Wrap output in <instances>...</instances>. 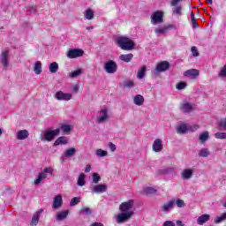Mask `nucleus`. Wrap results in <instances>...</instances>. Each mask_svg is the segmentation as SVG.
I'll return each mask as SVG.
<instances>
[{
  "label": "nucleus",
  "instance_id": "nucleus-1",
  "mask_svg": "<svg viewBox=\"0 0 226 226\" xmlns=\"http://www.w3.org/2000/svg\"><path fill=\"white\" fill-rule=\"evenodd\" d=\"M134 201L132 200L123 202L119 206L120 214L117 216V223H124L131 220L132 216L135 215L133 211Z\"/></svg>",
  "mask_w": 226,
  "mask_h": 226
},
{
  "label": "nucleus",
  "instance_id": "nucleus-2",
  "mask_svg": "<svg viewBox=\"0 0 226 226\" xmlns=\"http://www.w3.org/2000/svg\"><path fill=\"white\" fill-rule=\"evenodd\" d=\"M117 43L122 50H133V47H135V42L132 41V39L128 37H120L117 40Z\"/></svg>",
  "mask_w": 226,
  "mask_h": 226
},
{
  "label": "nucleus",
  "instance_id": "nucleus-3",
  "mask_svg": "<svg viewBox=\"0 0 226 226\" xmlns=\"http://www.w3.org/2000/svg\"><path fill=\"white\" fill-rule=\"evenodd\" d=\"M10 50L8 49L2 51L0 54V62L4 70H7L8 66H10Z\"/></svg>",
  "mask_w": 226,
  "mask_h": 226
},
{
  "label": "nucleus",
  "instance_id": "nucleus-4",
  "mask_svg": "<svg viewBox=\"0 0 226 226\" xmlns=\"http://www.w3.org/2000/svg\"><path fill=\"white\" fill-rule=\"evenodd\" d=\"M104 71L106 73L114 74L117 72V64L113 60H109L104 64Z\"/></svg>",
  "mask_w": 226,
  "mask_h": 226
},
{
  "label": "nucleus",
  "instance_id": "nucleus-5",
  "mask_svg": "<svg viewBox=\"0 0 226 226\" xmlns=\"http://www.w3.org/2000/svg\"><path fill=\"white\" fill-rule=\"evenodd\" d=\"M163 23V11H156L151 15V24L156 26V24Z\"/></svg>",
  "mask_w": 226,
  "mask_h": 226
},
{
  "label": "nucleus",
  "instance_id": "nucleus-6",
  "mask_svg": "<svg viewBox=\"0 0 226 226\" xmlns=\"http://www.w3.org/2000/svg\"><path fill=\"white\" fill-rule=\"evenodd\" d=\"M72 96L73 95L72 94H64L63 91H58L55 94L56 100L60 102H70Z\"/></svg>",
  "mask_w": 226,
  "mask_h": 226
},
{
  "label": "nucleus",
  "instance_id": "nucleus-7",
  "mask_svg": "<svg viewBox=\"0 0 226 226\" xmlns=\"http://www.w3.org/2000/svg\"><path fill=\"white\" fill-rule=\"evenodd\" d=\"M82 56H84V50L78 49H70L67 53L69 59H77V57H82Z\"/></svg>",
  "mask_w": 226,
  "mask_h": 226
},
{
  "label": "nucleus",
  "instance_id": "nucleus-8",
  "mask_svg": "<svg viewBox=\"0 0 226 226\" xmlns=\"http://www.w3.org/2000/svg\"><path fill=\"white\" fill-rule=\"evenodd\" d=\"M60 133V129H56L53 131H46L44 133V139L48 142H50L51 140H54V137H57Z\"/></svg>",
  "mask_w": 226,
  "mask_h": 226
},
{
  "label": "nucleus",
  "instance_id": "nucleus-9",
  "mask_svg": "<svg viewBox=\"0 0 226 226\" xmlns=\"http://www.w3.org/2000/svg\"><path fill=\"white\" fill-rule=\"evenodd\" d=\"M170 68V64L167 61H162L157 64L155 68V73H162L163 72H167Z\"/></svg>",
  "mask_w": 226,
  "mask_h": 226
},
{
  "label": "nucleus",
  "instance_id": "nucleus-10",
  "mask_svg": "<svg viewBox=\"0 0 226 226\" xmlns=\"http://www.w3.org/2000/svg\"><path fill=\"white\" fill-rule=\"evenodd\" d=\"M199 75H200V72L197 69H189L184 72V77H188L192 80H195Z\"/></svg>",
  "mask_w": 226,
  "mask_h": 226
},
{
  "label": "nucleus",
  "instance_id": "nucleus-11",
  "mask_svg": "<svg viewBox=\"0 0 226 226\" xmlns=\"http://www.w3.org/2000/svg\"><path fill=\"white\" fill-rule=\"evenodd\" d=\"M195 108V104L192 102H184L180 106V110H182V112L190 113L192 110H194Z\"/></svg>",
  "mask_w": 226,
  "mask_h": 226
},
{
  "label": "nucleus",
  "instance_id": "nucleus-12",
  "mask_svg": "<svg viewBox=\"0 0 226 226\" xmlns=\"http://www.w3.org/2000/svg\"><path fill=\"white\" fill-rule=\"evenodd\" d=\"M63 207V195L58 194L55 196L53 200L52 207L53 209H59V207Z\"/></svg>",
  "mask_w": 226,
  "mask_h": 226
},
{
  "label": "nucleus",
  "instance_id": "nucleus-13",
  "mask_svg": "<svg viewBox=\"0 0 226 226\" xmlns=\"http://www.w3.org/2000/svg\"><path fill=\"white\" fill-rule=\"evenodd\" d=\"M173 27H174V25L164 26L160 28H155L154 33L155 34H165L169 33V31H170V29H172Z\"/></svg>",
  "mask_w": 226,
  "mask_h": 226
},
{
  "label": "nucleus",
  "instance_id": "nucleus-14",
  "mask_svg": "<svg viewBox=\"0 0 226 226\" xmlns=\"http://www.w3.org/2000/svg\"><path fill=\"white\" fill-rule=\"evenodd\" d=\"M29 137V131L28 130H19L16 133V139L18 140H26Z\"/></svg>",
  "mask_w": 226,
  "mask_h": 226
},
{
  "label": "nucleus",
  "instance_id": "nucleus-15",
  "mask_svg": "<svg viewBox=\"0 0 226 226\" xmlns=\"http://www.w3.org/2000/svg\"><path fill=\"white\" fill-rule=\"evenodd\" d=\"M152 147H153V151H154L155 153H160V151L163 149V144L162 139H156L154 141Z\"/></svg>",
  "mask_w": 226,
  "mask_h": 226
},
{
  "label": "nucleus",
  "instance_id": "nucleus-16",
  "mask_svg": "<svg viewBox=\"0 0 226 226\" xmlns=\"http://www.w3.org/2000/svg\"><path fill=\"white\" fill-rule=\"evenodd\" d=\"M181 177L182 179H192V177H193V170L192 169H185L183 170V171L181 172Z\"/></svg>",
  "mask_w": 226,
  "mask_h": 226
},
{
  "label": "nucleus",
  "instance_id": "nucleus-17",
  "mask_svg": "<svg viewBox=\"0 0 226 226\" xmlns=\"http://www.w3.org/2000/svg\"><path fill=\"white\" fill-rule=\"evenodd\" d=\"M107 192L106 185H96L92 189V193H105Z\"/></svg>",
  "mask_w": 226,
  "mask_h": 226
},
{
  "label": "nucleus",
  "instance_id": "nucleus-18",
  "mask_svg": "<svg viewBox=\"0 0 226 226\" xmlns=\"http://www.w3.org/2000/svg\"><path fill=\"white\" fill-rule=\"evenodd\" d=\"M174 204H176L175 200H170L168 203L162 206L161 209L163 213H169L171 209H174Z\"/></svg>",
  "mask_w": 226,
  "mask_h": 226
},
{
  "label": "nucleus",
  "instance_id": "nucleus-19",
  "mask_svg": "<svg viewBox=\"0 0 226 226\" xmlns=\"http://www.w3.org/2000/svg\"><path fill=\"white\" fill-rule=\"evenodd\" d=\"M109 119H110V117H109V115L102 114V115L97 116L95 123H98V124H102L103 123L109 122Z\"/></svg>",
  "mask_w": 226,
  "mask_h": 226
},
{
  "label": "nucleus",
  "instance_id": "nucleus-20",
  "mask_svg": "<svg viewBox=\"0 0 226 226\" xmlns=\"http://www.w3.org/2000/svg\"><path fill=\"white\" fill-rule=\"evenodd\" d=\"M68 215H70V210L58 212L56 215V222H63V220H66V218H68Z\"/></svg>",
  "mask_w": 226,
  "mask_h": 226
},
{
  "label": "nucleus",
  "instance_id": "nucleus-21",
  "mask_svg": "<svg viewBox=\"0 0 226 226\" xmlns=\"http://www.w3.org/2000/svg\"><path fill=\"white\" fill-rule=\"evenodd\" d=\"M41 213H43V209H40L34 215V216L32 218V222H31L32 226L38 225V222H40V215H41Z\"/></svg>",
  "mask_w": 226,
  "mask_h": 226
},
{
  "label": "nucleus",
  "instance_id": "nucleus-22",
  "mask_svg": "<svg viewBox=\"0 0 226 226\" xmlns=\"http://www.w3.org/2000/svg\"><path fill=\"white\" fill-rule=\"evenodd\" d=\"M56 130H62V132L65 135H69L70 132H72V125L66 124H60V127L57 128Z\"/></svg>",
  "mask_w": 226,
  "mask_h": 226
},
{
  "label": "nucleus",
  "instance_id": "nucleus-23",
  "mask_svg": "<svg viewBox=\"0 0 226 226\" xmlns=\"http://www.w3.org/2000/svg\"><path fill=\"white\" fill-rule=\"evenodd\" d=\"M187 132L188 126H186L185 124H180L177 127V133H178V135H185V133H186Z\"/></svg>",
  "mask_w": 226,
  "mask_h": 226
},
{
  "label": "nucleus",
  "instance_id": "nucleus-24",
  "mask_svg": "<svg viewBox=\"0 0 226 226\" xmlns=\"http://www.w3.org/2000/svg\"><path fill=\"white\" fill-rule=\"evenodd\" d=\"M77 153V149L75 147H71L66 149L64 152V156L65 158H72V156H75V154Z\"/></svg>",
  "mask_w": 226,
  "mask_h": 226
},
{
  "label": "nucleus",
  "instance_id": "nucleus-25",
  "mask_svg": "<svg viewBox=\"0 0 226 226\" xmlns=\"http://www.w3.org/2000/svg\"><path fill=\"white\" fill-rule=\"evenodd\" d=\"M209 218H211V215L207 214L202 215L197 219L198 225H202L203 223H206V222H209Z\"/></svg>",
  "mask_w": 226,
  "mask_h": 226
},
{
  "label": "nucleus",
  "instance_id": "nucleus-26",
  "mask_svg": "<svg viewBox=\"0 0 226 226\" xmlns=\"http://www.w3.org/2000/svg\"><path fill=\"white\" fill-rule=\"evenodd\" d=\"M119 59L120 61H124V63H130L132 59H133V54L129 53L125 55H120Z\"/></svg>",
  "mask_w": 226,
  "mask_h": 226
},
{
  "label": "nucleus",
  "instance_id": "nucleus-27",
  "mask_svg": "<svg viewBox=\"0 0 226 226\" xmlns=\"http://www.w3.org/2000/svg\"><path fill=\"white\" fill-rule=\"evenodd\" d=\"M146 65H142L138 71L137 79H139V80H141V79H144L146 77Z\"/></svg>",
  "mask_w": 226,
  "mask_h": 226
},
{
  "label": "nucleus",
  "instance_id": "nucleus-28",
  "mask_svg": "<svg viewBox=\"0 0 226 226\" xmlns=\"http://www.w3.org/2000/svg\"><path fill=\"white\" fill-rule=\"evenodd\" d=\"M43 179H47V174L41 172V173H39L37 179H35L34 183L36 186H38V185H40V183H41V181H43Z\"/></svg>",
  "mask_w": 226,
  "mask_h": 226
},
{
  "label": "nucleus",
  "instance_id": "nucleus-29",
  "mask_svg": "<svg viewBox=\"0 0 226 226\" xmlns=\"http://www.w3.org/2000/svg\"><path fill=\"white\" fill-rule=\"evenodd\" d=\"M133 102L135 105H144V96H142L141 94H137L136 96H134Z\"/></svg>",
  "mask_w": 226,
  "mask_h": 226
},
{
  "label": "nucleus",
  "instance_id": "nucleus-30",
  "mask_svg": "<svg viewBox=\"0 0 226 226\" xmlns=\"http://www.w3.org/2000/svg\"><path fill=\"white\" fill-rule=\"evenodd\" d=\"M60 144L66 145L68 144V139L64 136L59 137L54 143L55 146H60Z\"/></svg>",
  "mask_w": 226,
  "mask_h": 226
},
{
  "label": "nucleus",
  "instance_id": "nucleus-31",
  "mask_svg": "<svg viewBox=\"0 0 226 226\" xmlns=\"http://www.w3.org/2000/svg\"><path fill=\"white\" fill-rule=\"evenodd\" d=\"M34 72L36 75H40L41 73V72H42L41 62H40V61L35 62L34 66Z\"/></svg>",
  "mask_w": 226,
  "mask_h": 226
},
{
  "label": "nucleus",
  "instance_id": "nucleus-32",
  "mask_svg": "<svg viewBox=\"0 0 226 226\" xmlns=\"http://www.w3.org/2000/svg\"><path fill=\"white\" fill-rule=\"evenodd\" d=\"M58 70H59V64L56 62H53L49 64L50 73H57Z\"/></svg>",
  "mask_w": 226,
  "mask_h": 226
},
{
  "label": "nucleus",
  "instance_id": "nucleus-33",
  "mask_svg": "<svg viewBox=\"0 0 226 226\" xmlns=\"http://www.w3.org/2000/svg\"><path fill=\"white\" fill-rule=\"evenodd\" d=\"M211 154V152H209V149L207 148H201L199 152V156L201 158H207Z\"/></svg>",
  "mask_w": 226,
  "mask_h": 226
},
{
  "label": "nucleus",
  "instance_id": "nucleus-34",
  "mask_svg": "<svg viewBox=\"0 0 226 226\" xmlns=\"http://www.w3.org/2000/svg\"><path fill=\"white\" fill-rule=\"evenodd\" d=\"M85 17L87 20H93V19H94V11L91 9H87L85 11Z\"/></svg>",
  "mask_w": 226,
  "mask_h": 226
},
{
  "label": "nucleus",
  "instance_id": "nucleus-35",
  "mask_svg": "<svg viewBox=\"0 0 226 226\" xmlns=\"http://www.w3.org/2000/svg\"><path fill=\"white\" fill-rule=\"evenodd\" d=\"M80 200H82L81 197H74L70 201V206L71 207H73L77 206V204H80Z\"/></svg>",
  "mask_w": 226,
  "mask_h": 226
},
{
  "label": "nucleus",
  "instance_id": "nucleus-36",
  "mask_svg": "<svg viewBox=\"0 0 226 226\" xmlns=\"http://www.w3.org/2000/svg\"><path fill=\"white\" fill-rule=\"evenodd\" d=\"M85 185H86V175H84V173H81L78 178V185L84 186Z\"/></svg>",
  "mask_w": 226,
  "mask_h": 226
},
{
  "label": "nucleus",
  "instance_id": "nucleus-37",
  "mask_svg": "<svg viewBox=\"0 0 226 226\" xmlns=\"http://www.w3.org/2000/svg\"><path fill=\"white\" fill-rule=\"evenodd\" d=\"M79 215H93V209H91L89 207H85L80 209Z\"/></svg>",
  "mask_w": 226,
  "mask_h": 226
},
{
  "label": "nucleus",
  "instance_id": "nucleus-38",
  "mask_svg": "<svg viewBox=\"0 0 226 226\" xmlns=\"http://www.w3.org/2000/svg\"><path fill=\"white\" fill-rule=\"evenodd\" d=\"M82 74V69H78L71 73H69L70 79H75L76 77H79V75Z\"/></svg>",
  "mask_w": 226,
  "mask_h": 226
},
{
  "label": "nucleus",
  "instance_id": "nucleus-39",
  "mask_svg": "<svg viewBox=\"0 0 226 226\" xmlns=\"http://www.w3.org/2000/svg\"><path fill=\"white\" fill-rule=\"evenodd\" d=\"M95 154L99 156V158H103L107 156L108 153L105 150H102V148H99L95 151Z\"/></svg>",
  "mask_w": 226,
  "mask_h": 226
},
{
  "label": "nucleus",
  "instance_id": "nucleus-40",
  "mask_svg": "<svg viewBox=\"0 0 226 226\" xmlns=\"http://www.w3.org/2000/svg\"><path fill=\"white\" fill-rule=\"evenodd\" d=\"M156 192V189L153 188V187H145L144 188V193H146L147 195H153Z\"/></svg>",
  "mask_w": 226,
  "mask_h": 226
},
{
  "label": "nucleus",
  "instance_id": "nucleus-41",
  "mask_svg": "<svg viewBox=\"0 0 226 226\" xmlns=\"http://www.w3.org/2000/svg\"><path fill=\"white\" fill-rule=\"evenodd\" d=\"M208 139H209V132L207 131L204 132L200 135V140H201V142H206V140H207Z\"/></svg>",
  "mask_w": 226,
  "mask_h": 226
},
{
  "label": "nucleus",
  "instance_id": "nucleus-42",
  "mask_svg": "<svg viewBox=\"0 0 226 226\" xmlns=\"http://www.w3.org/2000/svg\"><path fill=\"white\" fill-rule=\"evenodd\" d=\"M223 220H226V213L222 214L221 216L215 217V223H220L223 222Z\"/></svg>",
  "mask_w": 226,
  "mask_h": 226
},
{
  "label": "nucleus",
  "instance_id": "nucleus-43",
  "mask_svg": "<svg viewBox=\"0 0 226 226\" xmlns=\"http://www.w3.org/2000/svg\"><path fill=\"white\" fill-rule=\"evenodd\" d=\"M92 177H93V183H94V185H98V183H100V179H102V177H100V175H98V173H94Z\"/></svg>",
  "mask_w": 226,
  "mask_h": 226
},
{
  "label": "nucleus",
  "instance_id": "nucleus-44",
  "mask_svg": "<svg viewBox=\"0 0 226 226\" xmlns=\"http://www.w3.org/2000/svg\"><path fill=\"white\" fill-rule=\"evenodd\" d=\"M181 10H183V8L177 5L172 9L173 13H176L177 15H182Z\"/></svg>",
  "mask_w": 226,
  "mask_h": 226
},
{
  "label": "nucleus",
  "instance_id": "nucleus-45",
  "mask_svg": "<svg viewBox=\"0 0 226 226\" xmlns=\"http://www.w3.org/2000/svg\"><path fill=\"white\" fill-rule=\"evenodd\" d=\"M191 52L194 57H199V50L197 49V47L195 46L192 47Z\"/></svg>",
  "mask_w": 226,
  "mask_h": 226
},
{
  "label": "nucleus",
  "instance_id": "nucleus-46",
  "mask_svg": "<svg viewBox=\"0 0 226 226\" xmlns=\"http://www.w3.org/2000/svg\"><path fill=\"white\" fill-rule=\"evenodd\" d=\"M135 86V84L133 83V81L132 80H126L124 82V87H133Z\"/></svg>",
  "mask_w": 226,
  "mask_h": 226
},
{
  "label": "nucleus",
  "instance_id": "nucleus-47",
  "mask_svg": "<svg viewBox=\"0 0 226 226\" xmlns=\"http://www.w3.org/2000/svg\"><path fill=\"white\" fill-rule=\"evenodd\" d=\"M215 137V139H226V132H216Z\"/></svg>",
  "mask_w": 226,
  "mask_h": 226
},
{
  "label": "nucleus",
  "instance_id": "nucleus-48",
  "mask_svg": "<svg viewBox=\"0 0 226 226\" xmlns=\"http://www.w3.org/2000/svg\"><path fill=\"white\" fill-rule=\"evenodd\" d=\"M176 204L177 207H185V206H186V204L185 203V200H177Z\"/></svg>",
  "mask_w": 226,
  "mask_h": 226
},
{
  "label": "nucleus",
  "instance_id": "nucleus-49",
  "mask_svg": "<svg viewBox=\"0 0 226 226\" xmlns=\"http://www.w3.org/2000/svg\"><path fill=\"white\" fill-rule=\"evenodd\" d=\"M186 87V83L185 82H179L177 85V89H178L179 91H181L182 89H185Z\"/></svg>",
  "mask_w": 226,
  "mask_h": 226
},
{
  "label": "nucleus",
  "instance_id": "nucleus-50",
  "mask_svg": "<svg viewBox=\"0 0 226 226\" xmlns=\"http://www.w3.org/2000/svg\"><path fill=\"white\" fill-rule=\"evenodd\" d=\"M181 1H183V0H171L170 5L171 6H177V4H179V3H181Z\"/></svg>",
  "mask_w": 226,
  "mask_h": 226
},
{
  "label": "nucleus",
  "instance_id": "nucleus-51",
  "mask_svg": "<svg viewBox=\"0 0 226 226\" xmlns=\"http://www.w3.org/2000/svg\"><path fill=\"white\" fill-rule=\"evenodd\" d=\"M163 226H176V224H175L174 222H172V221H166V222L163 223Z\"/></svg>",
  "mask_w": 226,
  "mask_h": 226
},
{
  "label": "nucleus",
  "instance_id": "nucleus-52",
  "mask_svg": "<svg viewBox=\"0 0 226 226\" xmlns=\"http://www.w3.org/2000/svg\"><path fill=\"white\" fill-rule=\"evenodd\" d=\"M52 172H53L52 168H46V169H44V170L42 171V173H45V174H52Z\"/></svg>",
  "mask_w": 226,
  "mask_h": 226
},
{
  "label": "nucleus",
  "instance_id": "nucleus-53",
  "mask_svg": "<svg viewBox=\"0 0 226 226\" xmlns=\"http://www.w3.org/2000/svg\"><path fill=\"white\" fill-rule=\"evenodd\" d=\"M220 126H221L222 128H226V118L222 119V120L220 121Z\"/></svg>",
  "mask_w": 226,
  "mask_h": 226
},
{
  "label": "nucleus",
  "instance_id": "nucleus-54",
  "mask_svg": "<svg viewBox=\"0 0 226 226\" xmlns=\"http://www.w3.org/2000/svg\"><path fill=\"white\" fill-rule=\"evenodd\" d=\"M109 147L110 151H112V153H114V151H116V146L114 145V143H109Z\"/></svg>",
  "mask_w": 226,
  "mask_h": 226
},
{
  "label": "nucleus",
  "instance_id": "nucleus-55",
  "mask_svg": "<svg viewBox=\"0 0 226 226\" xmlns=\"http://www.w3.org/2000/svg\"><path fill=\"white\" fill-rule=\"evenodd\" d=\"M191 22H192L193 29H195V27H199V23H197V19H194Z\"/></svg>",
  "mask_w": 226,
  "mask_h": 226
},
{
  "label": "nucleus",
  "instance_id": "nucleus-56",
  "mask_svg": "<svg viewBox=\"0 0 226 226\" xmlns=\"http://www.w3.org/2000/svg\"><path fill=\"white\" fill-rule=\"evenodd\" d=\"M85 172H86V173L91 172V164H87V165L86 166Z\"/></svg>",
  "mask_w": 226,
  "mask_h": 226
},
{
  "label": "nucleus",
  "instance_id": "nucleus-57",
  "mask_svg": "<svg viewBox=\"0 0 226 226\" xmlns=\"http://www.w3.org/2000/svg\"><path fill=\"white\" fill-rule=\"evenodd\" d=\"M90 226H104L102 222H93Z\"/></svg>",
  "mask_w": 226,
  "mask_h": 226
},
{
  "label": "nucleus",
  "instance_id": "nucleus-58",
  "mask_svg": "<svg viewBox=\"0 0 226 226\" xmlns=\"http://www.w3.org/2000/svg\"><path fill=\"white\" fill-rule=\"evenodd\" d=\"M177 226H186V224L183 223L182 221H177Z\"/></svg>",
  "mask_w": 226,
  "mask_h": 226
},
{
  "label": "nucleus",
  "instance_id": "nucleus-59",
  "mask_svg": "<svg viewBox=\"0 0 226 226\" xmlns=\"http://www.w3.org/2000/svg\"><path fill=\"white\" fill-rule=\"evenodd\" d=\"M101 114H107V112H109V109H107V108H104L102 109H101Z\"/></svg>",
  "mask_w": 226,
  "mask_h": 226
},
{
  "label": "nucleus",
  "instance_id": "nucleus-60",
  "mask_svg": "<svg viewBox=\"0 0 226 226\" xmlns=\"http://www.w3.org/2000/svg\"><path fill=\"white\" fill-rule=\"evenodd\" d=\"M196 20L195 19V13L193 11L191 12V21Z\"/></svg>",
  "mask_w": 226,
  "mask_h": 226
},
{
  "label": "nucleus",
  "instance_id": "nucleus-61",
  "mask_svg": "<svg viewBox=\"0 0 226 226\" xmlns=\"http://www.w3.org/2000/svg\"><path fill=\"white\" fill-rule=\"evenodd\" d=\"M73 91L75 92V93H77V91H79V86H74V87H73Z\"/></svg>",
  "mask_w": 226,
  "mask_h": 226
},
{
  "label": "nucleus",
  "instance_id": "nucleus-62",
  "mask_svg": "<svg viewBox=\"0 0 226 226\" xmlns=\"http://www.w3.org/2000/svg\"><path fill=\"white\" fill-rule=\"evenodd\" d=\"M195 130H199V125L192 126V132H195Z\"/></svg>",
  "mask_w": 226,
  "mask_h": 226
},
{
  "label": "nucleus",
  "instance_id": "nucleus-63",
  "mask_svg": "<svg viewBox=\"0 0 226 226\" xmlns=\"http://www.w3.org/2000/svg\"><path fill=\"white\" fill-rule=\"evenodd\" d=\"M87 29L88 31H91V29H93V26H87Z\"/></svg>",
  "mask_w": 226,
  "mask_h": 226
},
{
  "label": "nucleus",
  "instance_id": "nucleus-64",
  "mask_svg": "<svg viewBox=\"0 0 226 226\" xmlns=\"http://www.w3.org/2000/svg\"><path fill=\"white\" fill-rule=\"evenodd\" d=\"M1 135H3V129L2 128H0V137H1Z\"/></svg>",
  "mask_w": 226,
  "mask_h": 226
}]
</instances>
